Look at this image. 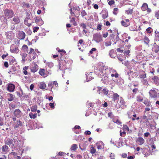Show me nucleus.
<instances>
[{"instance_id":"43","label":"nucleus","mask_w":159,"mask_h":159,"mask_svg":"<svg viewBox=\"0 0 159 159\" xmlns=\"http://www.w3.org/2000/svg\"><path fill=\"white\" fill-rule=\"evenodd\" d=\"M144 42L146 44H148L149 42V40L148 37L145 36L144 39Z\"/></svg>"},{"instance_id":"16","label":"nucleus","mask_w":159,"mask_h":159,"mask_svg":"<svg viewBox=\"0 0 159 159\" xmlns=\"http://www.w3.org/2000/svg\"><path fill=\"white\" fill-rule=\"evenodd\" d=\"M136 142L139 145H142L144 143L145 141L143 138L139 137L137 139Z\"/></svg>"},{"instance_id":"55","label":"nucleus","mask_w":159,"mask_h":159,"mask_svg":"<svg viewBox=\"0 0 159 159\" xmlns=\"http://www.w3.org/2000/svg\"><path fill=\"white\" fill-rule=\"evenodd\" d=\"M126 133L125 131H124L123 132H122L121 130H120V135L122 137H124Z\"/></svg>"},{"instance_id":"31","label":"nucleus","mask_w":159,"mask_h":159,"mask_svg":"<svg viewBox=\"0 0 159 159\" xmlns=\"http://www.w3.org/2000/svg\"><path fill=\"white\" fill-rule=\"evenodd\" d=\"M78 148L77 145L76 144H74L72 145L70 148V150L72 151H75Z\"/></svg>"},{"instance_id":"51","label":"nucleus","mask_w":159,"mask_h":159,"mask_svg":"<svg viewBox=\"0 0 159 159\" xmlns=\"http://www.w3.org/2000/svg\"><path fill=\"white\" fill-rule=\"evenodd\" d=\"M90 75L89 74V75H86L87 80L88 81H89L90 80H91L93 79V78L91 76H90Z\"/></svg>"},{"instance_id":"11","label":"nucleus","mask_w":159,"mask_h":159,"mask_svg":"<svg viewBox=\"0 0 159 159\" xmlns=\"http://www.w3.org/2000/svg\"><path fill=\"white\" fill-rule=\"evenodd\" d=\"M34 19L35 22L39 26H41L44 23V22L40 17H34Z\"/></svg>"},{"instance_id":"63","label":"nucleus","mask_w":159,"mask_h":159,"mask_svg":"<svg viewBox=\"0 0 159 159\" xmlns=\"http://www.w3.org/2000/svg\"><path fill=\"white\" fill-rule=\"evenodd\" d=\"M39 29V27H34L33 29V32L34 33H35L36 32H37L38 30Z\"/></svg>"},{"instance_id":"24","label":"nucleus","mask_w":159,"mask_h":159,"mask_svg":"<svg viewBox=\"0 0 159 159\" xmlns=\"http://www.w3.org/2000/svg\"><path fill=\"white\" fill-rule=\"evenodd\" d=\"M13 21L12 23L13 24H18L20 22V20L19 17L17 16H15L13 18Z\"/></svg>"},{"instance_id":"47","label":"nucleus","mask_w":159,"mask_h":159,"mask_svg":"<svg viewBox=\"0 0 159 159\" xmlns=\"http://www.w3.org/2000/svg\"><path fill=\"white\" fill-rule=\"evenodd\" d=\"M70 21L72 23L73 25L75 26L77 25L75 21V19L74 18H72L70 20Z\"/></svg>"},{"instance_id":"56","label":"nucleus","mask_w":159,"mask_h":159,"mask_svg":"<svg viewBox=\"0 0 159 159\" xmlns=\"http://www.w3.org/2000/svg\"><path fill=\"white\" fill-rule=\"evenodd\" d=\"M47 65L50 68L52 67L53 66V63L51 62H48L47 64Z\"/></svg>"},{"instance_id":"8","label":"nucleus","mask_w":159,"mask_h":159,"mask_svg":"<svg viewBox=\"0 0 159 159\" xmlns=\"http://www.w3.org/2000/svg\"><path fill=\"white\" fill-rule=\"evenodd\" d=\"M31 71L34 73L36 72L38 70V66L34 63H32L30 65Z\"/></svg>"},{"instance_id":"48","label":"nucleus","mask_w":159,"mask_h":159,"mask_svg":"<svg viewBox=\"0 0 159 159\" xmlns=\"http://www.w3.org/2000/svg\"><path fill=\"white\" fill-rule=\"evenodd\" d=\"M90 152L92 154H94L96 152V150L93 146L91 148Z\"/></svg>"},{"instance_id":"50","label":"nucleus","mask_w":159,"mask_h":159,"mask_svg":"<svg viewBox=\"0 0 159 159\" xmlns=\"http://www.w3.org/2000/svg\"><path fill=\"white\" fill-rule=\"evenodd\" d=\"M87 15V13L85 10H83L81 12V15L82 17H84V16Z\"/></svg>"},{"instance_id":"32","label":"nucleus","mask_w":159,"mask_h":159,"mask_svg":"<svg viewBox=\"0 0 159 159\" xmlns=\"http://www.w3.org/2000/svg\"><path fill=\"white\" fill-rule=\"evenodd\" d=\"M148 4L146 3H144L141 7V9L143 11H145L148 9Z\"/></svg>"},{"instance_id":"22","label":"nucleus","mask_w":159,"mask_h":159,"mask_svg":"<svg viewBox=\"0 0 159 159\" xmlns=\"http://www.w3.org/2000/svg\"><path fill=\"white\" fill-rule=\"evenodd\" d=\"M30 18H25L24 21V24L28 26H30L31 25V22L30 21Z\"/></svg>"},{"instance_id":"53","label":"nucleus","mask_w":159,"mask_h":159,"mask_svg":"<svg viewBox=\"0 0 159 159\" xmlns=\"http://www.w3.org/2000/svg\"><path fill=\"white\" fill-rule=\"evenodd\" d=\"M133 10L132 9H129L128 10L126 11V13L127 14H131L132 13Z\"/></svg>"},{"instance_id":"1","label":"nucleus","mask_w":159,"mask_h":159,"mask_svg":"<svg viewBox=\"0 0 159 159\" xmlns=\"http://www.w3.org/2000/svg\"><path fill=\"white\" fill-rule=\"evenodd\" d=\"M100 71L101 72L100 74L101 75H104L105 74L108 75L109 74H111V75L112 77L117 78L119 76V74L117 73L115 70L112 68H108L106 66H102L100 67Z\"/></svg>"},{"instance_id":"45","label":"nucleus","mask_w":159,"mask_h":159,"mask_svg":"<svg viewBox=\"0 0 159 159\" xmlns=\"http://www.w3.org/2000/svg\"><path fill=\"white\" fill-rule=\"evenodd\" d=\"M123 129L125 131H128L129 130V129L128 126L125 125H123Z\"/></svg>"},{"instance_id":"54","label":"nucleus","mask_w":159,"mask_h":159,"mask_svg":"<svg viewBox=\"0 0 159 159\" xmlns=\"http://www.w3.org/2000/svg\"><path fill=\"white\" fill-rule=\"evenodd\" d=\"M155 16L157 19H159V10L155 11Z\"/></svg>"},{"instance_id":"49","label":"nucleus","mask_w":159,"mask_h":159,"mask_svg":"<svg viewBox=\"0 0 159 159\" xmlns=\"http://www.w3.org/2000/svg\"><path fill=\"white\" fill-rule=\"evenodd\" d=\"M113 121L114 123H116L118 125H120L121 123V122L119 120L117 119H114Z\"/></svg>"},{"instance_id":"17","label":"nucleus","mask_w":159,"mask_h":159,"mask_svg":"<svg viewBox=\"0 0 159 159\" xmlns=\"http://www.w3.org/2000/svg\"><path fill=\"white\" fill-rule=\"evenodd\" d=\"M121 25L125 27H127L130 25L129 20L128 19H126L124 20H122L121 21Z\"/></svg>"},{"instance_id":"7","label":"nucleus","mask_w":159,"mask_h":159,"mask_svg":"<svg viewBox=\"0 0 159 159\" xmlns=\"http://www.w3.org/2000/svg\"><path fill=\"white\" fill-rule=\"evenodd\" d=\"M36 52H37V50H35V51H34L33 49L32 48H30V50L29 54H30V57L31 60H34L36 58Z\"/></svg>"},{"instance_id":"10","label":"nucleus","mask_w":159,"mask_h":159,"mask_svg":"<svg viewBox=\"0 0 159 159\" xmlns=\"http://www.w3.org/2000/svg\"><path fill=\"white\" fill-rule=\"evenodd\" d=\"M150 97L151 98H156L157 97V93L155 89H151L149 93Z\"/></svg>"},{"instance_id":"35","label":"nucleus","mask_w":159,"mask_h":159,"mask_svg":"<svg viewBox=\"0 0 159 159\" xmlns=\"http://www.w3.org/2000/svg\"><path fill=\"white\" fill-rule=\"evenodd\" d=\"M104 43V45L106 47L111 46V42L110 41L105 40Z\"/></svg>"},{"instance_id":"60","label":"nucleus","mask_w":159,"mask_h":159,"mask_svg":"<svg viewBox=\"0 0 159 159\" xmlns=\"http://www.w3.org/2000/svg\"><path fill=\"white\" fill-rule=\"evenodd\" d=\"M80 26L82 27L83 29H85L86 28V25L84 23L80 24Z\"/></svg>"},{"instance_id":"59","label":"nucleus","mask_w":159,"mask_h":159,"mask_svg":"<svg viewBox=\"0 0 159 159\" xmlns=\"http://www.w3.org/2000/svg\"><path fill=\"white\" fill-rule=\"evenodd\" d=\"M103 92V93L105 95H107L108 93V91L106 89H103L102 90Z\"/></svg>"},{"instance_id":"34","label":"nucleus","mask_w":159,"mask_h":159,"mask_svg":"<svg viewBox=\"0 0 159 159\" xmlns=\"http://www.w3.org/2000/svg\"><path fill=\"white\" fill-rule=\"evenodd\" d=\"M108 17V12L107 11H105L102 12V17L103 19H105Z\"/></svg>"},{"instance_id":"27","label":"nucleus","mask_w":159,"mask_h":159,"mask_svg":"<svg viewBox=\"0 0 159 159\" xmlns=\"http://www.w3.org/2000/svg\"><path fill=\"white\" fill-rule=\"evenodd\" d=\"M155 84L157 85H159V77L157 76H155L152 79Z\"/></svg>"},{"instance_id":"4","label":"nucleus","mask_w":159,"mask_h":159,"mask_svg":"<svg viewBox=\"0 0 159 159\" xmlns=\"http://www.w3.org/2000/svg\"><path fill=\"white\" fill-rule=\"evenodd\" d=\"M4 14L5 16L8 19L13 16L14 12L12 10L6 9L4 11Z\"/></svg>"},{"instance_id":"61","label":"nucleus","mask_w":159,"mask_h":159,"mask_svg":"<svg viewBox=\"0 0 159 159\" xmlns=\"http://www.w3.org/2000/svg\"><path fill=\"white\" fill-rule=\"evenodd\" d=\"M130 52V51L129 50L125 51L124 52V54L126 56L129 55V53Z\"/></svg>"},{"instance_id":"42","label":"nucleus","mask_w":159,"mask_h":159,"mask_svg":"<svg viewBox=\"0 0 159 159\" xmlns=\"http://www.w3.org/2000/svg\"><path fill=\"white\" fill-rule=\"evenodd\" d=\"M29 115L31 119H35L37 116V114H34L32 113H30Z\"/></svg>"},{"instance_id":"15","label":"nucleus","mask_w":159,"mask_h":159,"mask_svg":"<svg viewBox=\"0 0 159 159\" xmlns=\"http://www.w3.org/2000/svg\"><path fill=\"white\" fill-rule=\"evenodd\" d=\"M6 35L8 39H11L14 38V34L12 31L7 32L6 33Z\"/></svg>"},{"instance_id":"14","label":"nucleus","mask_w":159,"mask_h":159,"mask_svg":"<svg viewBox=\"0 0 159 159\" xmlns=\"http://www.w3.org/2000/svg\"><path fill=\"white\" fill-rule=\"evenodd\" d=\"M10 51L12 53H17L19 52V50L17 47L14 46V45H11Z\"/></svg>"},{"instance_id":"18","label":"nucleus","mask_w":159,"mask_h":159,"mask_svg":"<svg viewBox=\"0 0 159 159\" xmlns=\"http://www.w3.org/2000/svg\"><path fill=\"white\" fill-rule=\"evenodd\" d=\"M14 115L17 118H20L22 115L21 111L19 109L15 110L14 113Z\"/></svg>"},{"instance_id":"30","label":"nucleus","mask_w":159,"mask_h":159,"mask_svg":"<svg viewBox=\"0 0 159 159\" xmlns=\"http://www.w3.org/2000/svg\"><path fill=\"white\" fill-rule=\"evenodd\" d=\"M46 87V84L43 82H40L39 84V88L40 89H45Z\"/></svg>"},{"instance_id":"40","label":"nucleus","mask_w":159,"mask_h":159,"mask_svg":"<svg viewBox=\"0 0 159 159\" xmlns=\"http://www.w3.org/2000/svg\"><path fill=\"white\" fill-rule=\"evenodd\" d=\"M137 100L139 102H141L143 100V97L140 95H139L137 97Z\"/></svg>"},{"instance_id":"23","label":"nucleus","mask_w":159,"mask_h":159,"mask_svg":"<svg viewBox=\"0 0 159 159\" xmlns=\"http://www.w3.org/2000/svg\"><path fill=\"white\" fill-rule=\"evenodd\" d=\"M22 122L19 120L16 121V122H14L13 127L16 129L18 128L20 125H21Z\"/></svg>"},{"instance_id":"38","label":"nucleus","mask_w":159,"mask_h":159,"mask_svg":"<svg viewBox=\"0 0 159 159\" xmlns=\"http://www.w3.org/2000/svg\"><path fill=\"white\" fill-rule=\"evenodd\" d=\"M142 83L143 85L147 86L148 85V81L146 79H143L141 80Z\"/></svg>"},{"instance_id":"33","label":"nucleus","mask_w":159,"mask_h":159,"mask_svg":"<svg viewBox=\"0 0 159 159\" xmlns=\"http://www.w3.org/2000/svg\"><path fill=\"white\" fill-rule=\"evenodd\" d=\"M140 78L144 79L146 77V75L144 71H142L139 75Z\"/></svg>"},{"instance_id":"6","label":"nucleus","mask_w":159,"mask_h":159,"mask_svg":"<svg viewBox=\"0 0 159 159\" xmlns=\"http://www.w3.org/2000/svg\"><path fill=\"white\" fill-rule=\"evenodd\" d=\"M93 40L97 43H99L102 40V37L99 34H95L93 35Z\"/></svg>"},{"instance_id":"44","label":"nucleus","mask_w":159,"mask_h":159,"mask_svg":"<svg viewBox=\"0 0 159 159\" xmlns=\"http://www.w3.org/2000/svg\"><path fill=\"white\" fill-rule=\"evenodd\" d=\"M120 103L121 104V105H122L126 107L125 102H124V100L122 98H120Z\"/></svg>"},{"instance_id":"13","label":"nucleus","mask_w":159,"mask_h":159,"mask_svg":"<svg viewBox=\"0 0 159 159\" xmlns=\"http://www.w3.org/2000/svg\"><path fill=\"white\" fill-rule=\"evenodd\" d=\"M25 37V33L22 31H20L18 34L17 37L20 40H23Z\"/></svg>"},{"instance_id":"62","label":"nucleus","mask_w":159,"mask_h":159,"mask_svg":"<svg viewBox=\"0 0 159 159\" xmlns=\"http://www.w3.org/2000/svg\"><path fill=\"white\" fill-rule=\"evenodd\" d=\"M26 33L29 35H30L32 34V31L31 30L29 29H27L26 30Z\"/></svg>"},{"instance_id":"41","label":"nucleus","mask_w":159,"mask_h":159,"mask_svg":"<svg viewBox=\"0 0 159 159\" xmlns=\"http://www.w3.org/2000/svg\"><path fill=\"white\" fill-rule=\"evenodd\" d=\"M22 50L24 51V52H28V47L26 45H23L22 47Z\"/></svg>"},{"instance_id":"64","label":"nucleus","mask_w":159,"mask_h":159,"mask_svg":"<svg viewBox=\"0 0 159 159\" xmlns=\"http://www.w3.org/2000/svg\"><path fill=\"white\" fill-rule=\"evenodd\" d=\"M156 35L155 36L157 38H158V40L159 41V32L156 31L155 32Z\"/></svg>"},{"instance_id":"2","label":"nucleus","mask_w":159,"mask_h":159,"mask_svg":"<svg viewBox=\"0 0 159 159\" xmlns=\"http://www.w3.org/2000/svg\"><path fill=\"white\" fill-rule=\"evenodd\" d=\"M4 141L6 145H9L10 147L12 148L16 147L18 143L17 140L13 141L12 139L10 138L5 139Z\"/></svg>"},{"instance_id":"37","label":"nucleus","mask_w":159,"mask_h":159,"mask_svg":"<svg viewBox=\"0 0 159 159\" xmlns=\"http://www.w3.org/2000/svg\"><path fill=\"white\" fill-rule=\"evenodd\" d=\"M28 66H25L23 68V72L24 74L25 75H27L28 72L27 71V70L28 69Z\"/></svg>"},{"instance_id":"52","label":"nucleus","mask_w":159,"mask_h":159,"mask_svg":"<svg viewBox=\"0 0 159 159\" xmlns=\"http://www.w3.org/2000/svg\"><path fill=\"white\" fill-rule=\"evenodd\" d=\"M30 149V148L28 146H24L23 147V151H26L28 150H29Z\"/></svg>"},{"instance_id":"58","label":"nucleus","mask_w":159,"mask_h":159,"mask_svg":"<svg viewBox=\"0 0 159 159\" xmlns=\"http://www.w3.org/2000/svg\"><path fill=\"white\" fill-rule=\"evenodd\" d=\"M53 85V82H50L48 83V87L50 89H52Z\"/></svg>"},{"instance_id":"21","label":"nucleus","mask_w":159,"mask_h":159,"mask_svg":"<svg viewBox=\"0 0 159 159\" xmlns=\"http://www.w3.org/2000/svg\"><path fill=\"white\" fill-rule=\"evenodd\" d=\"M96 145L98 149H102L104 148V145L103 142L102 141H99L96 144Z\"/></svg>"},{"instance_id":"26","label":"nucleus","mask_w":159,"mask_h":159,"mask_svg":"<svg viewBox=\"0 0 159 159\" xmlns=\"http://www.w3.org/2000/svg\"><path fill=\"white\" fill-rule=\"evenodd\" d=\"M109 55L110 57L115 58L116 56V52L114 50L111 49L109 51Z\"/></svg>"},{"instance_id":"5","label":"nucleus","mask_w":159,"mask_h":159,"mask_svg":"<svg viewBox=\"0 0 159 159\" xmlns=\"http://www.w3.org/2000/svg\"><path fill=\"white\" fill-rule=\"evenodd\" d=\"M99 72H98V75H100L101 76H102V81L103 83L105 84H107L109 82V78H108V75H107L106 74H104V75H101L100 74V73L101 72L100 71V70L99 71Z\"/></svg>"},{"instance_id":"3","label":"nucleus","mask_w":159,"mask_h":159,"mask_svg":"<svg viewBox=\"0 0 159 159\" xmlns=\"http://www.w3.org/2000/svg\"><path fill=\"white\" fill-rule=\"evenodd\" d=\"M156 140V138L155 137L150 138L147 140V144L151 145V147L152 150L156 149V148L155 145L154 144V143Z\"/></svg>"},{"instance_id":"36","label":"nucleus","mask_w":159,"mask_h":159,"mask_svg":"<svg viewBox=\"0 0 159 159\" xmlns=\"http://www.w3.org/2000/svg\"><path fill=\"white\" fill-rule=\"evenodd\" d=\"M143 103L147 107H149L151 106V107H152L151 103L148 100H144L143 102Z\"/></svg>"},{"instance_id":"9","label":"nucleus","mask_w":159,"mask_h":159,"mask_svg":"<svg viewBox=\"0 0 159 159\" xmlns=\"http://www.w3.org/2000/svg\"><path fill=\"white\" fill-rule=\"evenodd\" d=\"M7 90L10 92H12L14 91L15 86L12 83H9L7 84Z\"/></svg>"},{"instance_id":"46","label":"nucleus","mask_w":159,"mask_h":159,"mask_svg":"<svg viewBox=\"0 0 159 159\" xmlns=\"http://www.w3.org/2000/svg\"><path fill=\"white\" fill-rule=\"evenodd\" d=\"M119 11V9L117 8H115L113 9V13L115 15H116L118 13Z\"/></svg>"},{"instance_id":"19","label":"nucleus","mask_w":159,"mask_h":159,"mask_svg":"<svg viewBox=\"0 0 159 159\" xmlns=\"http://www.w3.org/2000/svg\"><path fill=\"white\" fill-rule=\"evenodd\" d=\"M2 150L3 153L6 154L9 151V148L5 144L2 147Z\"/></svg>"},{"instance_id":"12","label":"nucleus","mask_w":159,"mask_h":159,"mask_svg":"<svg viewBox=\"0 0 159 159\" xmlns=\"http://www.w3.org/2000/svg\"><path fill=\"white\" fill-rule=\"evenodd\" d=\"M116 79L115 80H113L114 81V82L116 83V84H117L118 85H121L122 84L124 83V81L120 77H119V76L117 78H116Z\"/></svg>"},{"instance_id":"39","label":"nucleus","mask_w":159,"mask_h":159,"mask_svg":"<svg viewBox=\"0 0 159 159\" xmlns=\"http://www.w3.org/2000/svg\"><path fill=\"white\" fill-rule=\"evenodd\" d=\"M37 110V106L36 105L33 106L31 108V110L32 112H35Z\"/></svg>"},{"instance_id":"20","label":"nucleus","mask_w":159,"mask_h":159,"mask_svg":"<svg viewBox=\"0 0 159 159\" xmlns=\"http://www.w3.org/2000/svg\"><path fill=\"white\" fill-rule=\"evenodd\" d=\"M152 50V51L157 53L159 51V47L156 44V43H155L153 44Z\"/></svg>"},{"instance_id":"57","label":"nucleus","mask_w":159,"mask_h":159,"mask_svg":"<svg viewBox=\"0 0 159 159\" xmlns=\"http://www.w3.org/2000/svg\"><path fill=\"white\" fill-rule=\"evenodd\" d=\"M56 105V104L54 102L51 103H49V106L52 109L54 108V106Z\"/></svg>"},{"instance_id":"29","label":"nucleus","mask_w":159,"mask_h":159,"mask_svg":"<svg viewBox=\"0 0 159 159\" xmlns=\"http://www.w3.org/2000/svg\"><path fill=\"white\" fill-rule=\"evenodd\" d=\"M119 99V95L117 93H114L113 97V100L114 102H117Z\"/></svg>"},{"instance_id":"25","label":"nucleus","mask_w":159,"mask_h":159,"mask_svg":"<svg viewBox=\"0 0 159 159\" xmlns=\"http://www.w3.org/2000/svg\"><path fill=\"white\" fill-rule=\"evenodd\" d=\"M45 70L44 69H40L39 73L43 77H45L47 76V75L45 73Z\"/></svg>"},{"instance_id":"28","label":"nucleus","mask_w":159,"mask_h":159,"mask_svg":"<svg viewBox=\"0 0 159 159\" xmlns=\"http://www.w3.org/2000/svg\"><path fill=\"white\" fill-rule=\"evenodd\" d=\"M7 100L9 101H13L14 98V96L11 93H8L7 94Z\"/></svg>"}]
</instances>
